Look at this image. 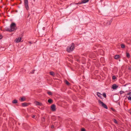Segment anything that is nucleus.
I'll list each match as a JSON object with an SVG mask.
<instances>
[{
    "mask_svg": "<svg viewBox=\"0 0 131 131\" xmlns=\"http://www.w3.org/2000/svg\"><path fill=\"white\" fill-rule=\"evenodd\" d=\"M128 69L129 70H131V67H129V68Z\"/></svg>",
    "mask_w": 131,
    "mask_h": 131,
    "instance_id": "nucleus-37",
    "label": "nucleus"
},
{
    "mask_svg": "<svg viewBox=\"0 0 131 131\" xmlns=\"http://www.w3.org/2000/svg\"><path fill=\"white\" fill-rule=\"evenodd\" d=\"M98 101L99 104H101L103 107L107 109H108L107 107L106 104L104 103L100 100H99Z\"/></svg>",
    "mask_w": 131,
    "mask_h": 131,
    "instance_id": "nucleus-4",
    "label": "nucleus"
},
{
    "mask_svg": "<svg viewBox=\"0 0 131 131\" xmlns=\"http://www.w3.org/2000/svg\"><path fill=\"white\" fill-rule=\"evenodd\" d=\"M50 74L52 75L53 77H54L55 75L54 72H50Z\"/></svg>",
    "mask_w": 131,
    "mask_h": 131,
    "instance_id": "nucleus-14",
    "label": "nucleus"
},
{
    "mask_svg": "<svg viewBox=\"0 0 131 131\" xmlns=\"http://www.w3.org/2000/svg\"><path fill=\"white\" fill-rule=\"evenodd\" d=\"M118 87L117 85H116L115 84H114L112 85V88L114 90L116 89Z\"/></svg>",
    "mask_w": 131,
    "mask_h": 131,
    "instance_id": "nucleus-10",
    "label": "nucleus"
},
{
    "mask_svg": "<svg viewBox=\"0 0 131 131\" xmlns=\"http://www.w3.org/2000/svg\"><path fill=\"white\" fill-rule=\"evenodd\" d=\"M34 103L36 105L41 106L42 105V104L41 103L38 101H36Z\"/></svg>",
    "mask_w": 131,
    "mask_h": 131,
    "instance_id": "nucleus-9",
    "label": "nucleus"
},
{
    "mask_svg": "<svg viewBox=\"0 0 131 131\" xmlns=\"http://www.w3.org/2000/svg\"><path fill=\"white\" fill-rule=\"evenodd\" d=\"M29 43L30 44H32V43L31 42H29Z\"/></svg>",
    "mask_w": 131,
    "mask_h": 131,
    "instance_id": "nucleus-38",
    "label": "nucleus"
},
{
    "mask_svg": "<svg viewBox=\"0 0 131 131\" xmlns=\"http://www.w3.org/2000/svg\"><path fill=\"white\" fill-rule=\"evenodd\" d=\"M124 93V92L122 91H120V93L121 94L123 93Z\"/></svg>",
    "mask_w": 131,
    "mask_h": 131,
    "instance_id": "nucleus-28",
    "label": "nucleus"
},
{
    "mask_svg": "<svg viewBox=\"0 0 131 131\" xmlns=\"http://www.w3.org/2000/svg\"><path fill=\"white\" fill-rule=\"evenodd\" d=\"M75 57L76 60L78 62H80V57L78 55L75 56Z\"/></svg>",
    "mask_w": 131,
    "mask_h": 131,
    "instance_id": "nucleus-8",
    "label": "nucleus"
},
{
    "mask_svg": "<svg viewBox=\"0 0 131 131\" xmlns=\"http://www.w3.org/2000/svg\"><path fill=\"white\" fill-rule=\"evenodd\" d=\"M97 95L101 99H102V97L101 96L102 94L100 93L99 92H97Z\"/></svg>",
    "mask_w": 131,
    "mask_h": 131,
    "instance_id": "nucleus-12",
    "label": "nucleus"
},
{
    "mask_svg": "<svg viewBox=\"0 0 131 131\" xmlns=\"http://www.w3.org/2000/svg\"><path fill=\"white\" fill-rule=\"evenodd\" d=\"M81 131H86V130L84 128H83L81 129Z\"/></svg>",
    "mask_w": 131,
    "mask_h": 131,
    "instance_id": "nucleus-29",
    "label": "nucleus"
},
{
    "mask_svg": "<svg viewBox=\"0 0 131 131\" xmlns=\"http://www.w3.org/2000/svg\"><path fill=\"white\" fill-rule=\"evenodd\" d=\"M22 106H27V103H24L22 104Z\"/></svg>",
    "mask_w": 131,
    "mask_h": 131,
    "instance_id": "nucleus-16",
    "label": "nucleus"
},
{
    "mask_svg": "<svg viewBox=\"0 0 131 131\" xmlns=\"http://www.w3.org/2000/svg\"><path fill=\"white\" fill-rule=\"evenodd\" d=\"M74 48V43H72L71 45L68 47L67 49V51L70 52L73 51Z\"/></svg>",
    "mask_w": 131,
    "mask_h": 131,
    "instance_id": "nucleus-1",
    "label": "nucleus"
},
{
    "mask_svg": "<svg viewBox=\"0 0 131 131\" xmlns=\"http://www.w3.org/2000/svg\"><path fill=\"white\" fill-rule=\"evenodd\" d=\"M127 98L128 100L131 101V96H129L127 97Z\"/></svg>",
    "mask_w": 131,
    "mask_h": 131,
    "instance_id": "nucleus-26",
    "label": "nucleus"
},
{
    "mask_svg": "<svg viewBox=\"0 0 131 131\" xmlns=\"http://www.w3.org/2000/svg\"><path fill=\"white\" fill-rule=\"evenodd\" d=\"M21 37H18L16 38L15 40V41L17 43H18L20 42L21 40Z\"/></svg>",
    "mask_w": 131,
    "mask_h": 131,
    "instance_id": "nucleus-7",
    "label": "nucleus"
},
{
    "mask_svg": "<svg viewBox=\"0 0 131 131\" xmlns=\"http://www.w3.org/2000/svg\"><path fill=\"white\" fill-rule=\"evenodd\" d=\"M119 55H116L115 56L114 58L115 59H117L119 58Z\"/></svg>",
    "mask_w": 131,
    "mask_h": 131,
    "instance_id": "nucleus-19",
    "label": "nucleus"
},
{
    "mask_svg": "<svg viewBox=\"0 0 131 131\" xmlns=\"http://www.w3.org/2000/svg\"><path fill=\"white\" fill-rule=\"evenodd\" d=\"M24 4L26 10L28 11L29 9V7L28 6V0H24Z\"/></svg>",
    "mask_w": 131,
    "mask_h": 131,
    "instance_id": "nucleus-3",
    "label": "nucleus"
},
{
    "mask_svg": "<svg viewBox=\"0 0 131 131\" xmlns=\"http://www.w3.org/2000/svg\"><path fill=\"white\" fill-rule=\"evenodd\" d=\"M12 102L14 104H16L17 103V101L16 100H14L12 101Z\"/></svg>",
    "mask_w": 131,
    "mask_h": 131,
    "instance_id": "nucleus-18",
    "label": "nucleus"
},
{
    "mask_svg": "<svg viewBox=\"0 0 131 131\" xmlns=\"http://www.w3.org/2000/svg\"><path fill=\"white\" fill-rule=\"evenodd\" d=\"M65 83L67 85H70V83L67 80H66L65 81Z\"/></svg>",
    "mask_w": 131,
    "mask_h": 131,
    "instance_id": "nucleus-20",
    "label": "nucleus"
},
{
    "mask_svg": "<svg viewBox=\"0 0 131 131\" xmlns=\"http://www.w3.org/2000/svg\"><path fill=\"white\" fill-rule=\"evenodd\" d=\"M126 57L128 58L130 57V55L129 53H126Z\"/></svg>",
    "mask_w": 131,
    "mask_h": 131,
    "instance_id": "nucleus-22",
    "label": "nucleus"
},
{
    "mask_svg": "<svg viewBox=\"0 0 131 131\" xmlns=\"http://www.w3.org/2000/svg\"><path fill=\"white\" fill-rule=\"evenodd\" d=\"M111 109L113 111H115V110L112 107L111 108Z\"/></svg>",
    "mask_w": 131,
    "mask_h": 131,
    "instance_id": "nucleus-32",
    "label": "nucleus"
},
{
    "mask_svg": "<svg viewBox=\"0 0 131 131\" xmlns=\"http://www.w3.org/2000/svg\"><path fill=\"white\" fill-rule=\"evenodd\" d=\"M35 115H33L32 116V117L33 118H35Z\"/></svg>",
    "mask_w": 131,
    "mask_h": 131,
    "instance_id": "nucleus-35",
    "label": "nucleus"
},
{
    "mask_svg": "<svg viewBox=\"0 0 131 131\" xmlns=\"http://www.w3.org/2000/svg\"><path fill=\"white\" fill-rule=\"evenodd\" d=\"M89 1V0H81V2H79L78 3H77V4H81L82 3H85L88 2Z\"/></svg>",
    "mask_w": 131,
    "mask_h": 131,
    "instance_id": "nucleus-6",
    "label": "nucleus"
},
{
    "mask_svg": "<svg viewBox=\"0 0 131 131\" xmlns=\"http://www.w3.org/2000/svg\"><path fill=\"white\" fill-rule=\"evenodd\" d=\"M102 95L105 98L106 97V95L105 93H103V94Z\"/></svg>",
    "mask_w": 131,
    "mask_h": 131,
    "instance_id": "nucleus-23",
    "label": "nucleus"
},
{
    "mask_svg": "<svg viewBox=\"0 0 131 131\" xmlns=\"http://www.w3.org/2000/svg\"><path fill=\"white\" fill-rule=\"evenodd\" d=\"M112 21H107V23H106V26H108L110 25Z\"/></svg>",
    "mask_w": 131,
    "mask_h": 131,
    "instance_id": "nucleus-13",
    "label": "nucleus"
},
{
    "mask_svg": "<svg viewBox=\"0 0 131 131\" xmlns=\"http://www.w3.org/2000/svg\"><path fill=\"white\" fill-rule=\"evenodd\" d=\"M2 38V36L1 35H0V39Z\"/></svg>",
    "mask_w": 131,
    "mask_h": 131,
    "instance_id": "nucleus-33",
    "label": "nucleus"
},
{
    "mask_svg": "<svg viewBox=\"0 0 131 131\" xmlns=\"http://www.w3.org/2000/svg\"><path fill=\"white\" fill-rule=\"evenodd\" d=\"M121 47L123 48H124L125 47V45L123 44H121Z\"/></svg>",
    "mask_w": 131,
    "mask_h": 131,
    "instance_id": "nucleus-21",
    "label": "nucleus"
},
{
    "mask_svg": "<svg viewBox=\"0 0 131 131\" xmlns=\"http://www.w3.org/2000/svg\"><path fill=\"white\" fill-rule=\"evenodd\" d=\"M127 95H129L130 96H131V92H129L127 94Z\"/></svg>",
    "mask_w": 131,
    "mask_h": 131,
    "instance_id": "nucleus-31",
    "label": "nucleus"
},
{
    "mask_svg": "<svg viewBox=\"0 0 131 131\" xmlns=\"http://www.w3.org/2000/svg\"><path fill=\"white\" fill-rule=\"evenodd\" d=\"M5 29L6 31L11 32L12 31H10V27L9 28L8 27H6L5 28Z\"/></svg>",
    "mask_w": 131,
    "mask_h": 131,
    "instance_id": "nucleus-11",
    "label": "nucleus"
},
{
    "mask_svg": "<svg viewBox=\"0 0 131 131\" xmlns=\"http://www.w3.org/2000/svg\"><path fill=\"white\" fill-rule=\"evenodd\" d=\"M47 93L48 94L50 95H52V93L51 92H48Z\"/></svg>",
    "mask_w": 131,
    "mask_h": 131,
    "instance_id": "nucleus-24",
    "label": "nucleus"
},
{
    "mask_svg": "<svg viewBox=\"0 0 131 131\" xmlns=\"http://www.w3.org/2000/svg\"><path fill=\"white\" fill-rule=\"evenodd\" d=\"M19 100L21 102H23L25 100V99L24 98L21 97V99H19Z\"/></svg>",
    "mask_w": 131,
    "mask_h": 131,
    "instance_id": "nucleus-15",
    "label": "nucleus"
},
{
    "mask_svg": "<svg viewBox=\"0 0 131 131\" xmlns=\"http://www.w3.org/2000/svg\"><path fill=\"white\" fill-rule=\"evenodd\" d=\"M10 31H15L17 29L16 25L14 23H12L10 26Z\"/></svg>",
    "mask_w": 131,
    "mask_h": 131,
    "instance_id": "nucleus-2",
    "label": "nucleus"
},
{
    "mask_svg": "<svg viewBox=\"0 0 131 131\" xmlns=\"http://www.w3.org/2000/svg\"><path fill=\"white\" fill-rule=\"evenodd\" d=\"M51 127L52 128H54V126L53 125H52Z\"/></svg>",
    "mask_w": 131,
    "mask_h": 131,
    "instance_id": "nucleus-34",
    "label": "nucleus"
},
{
    "mask_svg": "<svg viewBox=\"0 0 131 131\" xmlns=\"http://www.w3.org/2000/svg\"><path fill=\"white\" fill-rule=\"evenodd\" d=\"M116 77L115 76H113L112 77V79L113 80H115L116 79Z\"/></svg>",
    "mask_w": 131,
    "mask_h": 131,
    "instance_id": "nucleus-30",
    "label": "nucleus"
},
{
    "mask_svg": "<svg viewBox=\"0 0 131 131\" xmlns=\"http://www.w3.org/2000/svg\"><path fill=\"white\" fill-rule=\"evenodd\" d=\"M51 108L52 111H55L56 110V105L54 104L52 105L51 106Z\"/></svg>",
    "mask_w": 131,
    "mask_h": 131,
    "instance_id": "nucleus-5",
    "label": "nucleus"
},
{
    "mask_svg": "<svg viewBox=\"0 0 131 131\" xmlns=\"http://www.w3.org/2000/svg\"><path fill=\"white\" fill-rule=\"evenodd\" d=\"M48 102L50 103H52L53 102V101L51 99H50L48 100Z\"/></svg>",
    "mask_w": 131,
    "mask_h": 131,
    "instance_id": "nucleus-17",
    "label": "nucleus"
},
{
    "mask_svg": "<svg viewBox=\"0 0 131 131\" xmlns=\"http://www.w3.org/2000/svg\"><path fill=\"white\" fill-rule=\"evenodd\" d=\"M114 122L116 124H117V121L115 119H113Z\"/></svg>",
    "mask_w": 131,
    "mask_h": 131,
    "instance_id": "nucleus-27",
    "label": "nucleus"
},
{
    "mask_svg": "<svg viewBox=\"0 0 131 131\" xmlns=\"http://www.w3.org/2000/svg\"><path fill=\"white\" fill-rule=\"evenodd\" d=\"M34 70L32 72H30V73L31 74H33L34 73Z\"/></svg>",
    "mask_w": 131,
    "mask_h": 131,
    "instance_id": "nucleus-36",
    "label": "nucleus"
},
{
    "mask_svg": "<svg viewBox=\"0 0 131 131\" xmlns=\"http://www.w3.org/2000/svg\"><path fill=\"white\" fill-rule=\"evenodd\" d=\"M45 118L44 117H43L42 118V121L43 122H45Z\"/></svg>",
    "mask_w": 131,
    "mask_h": 131,
    "instance_id": "nucleus-25",
    "label": "nucleus"
}]
</instances>
